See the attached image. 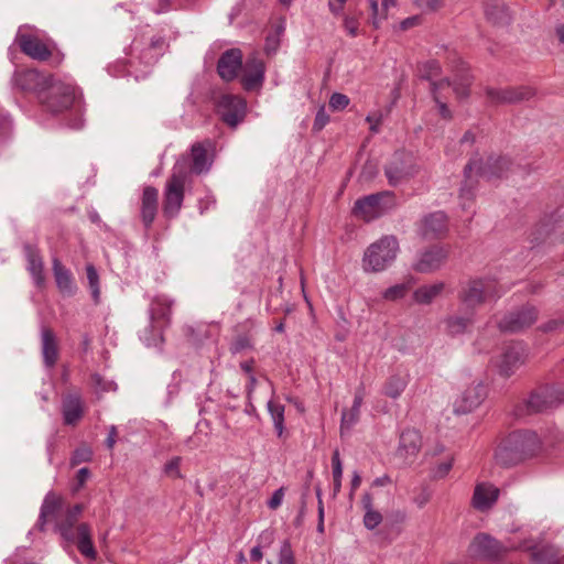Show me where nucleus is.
<instances>
[{
  "instance_id": "f257e3e1",
  "label": "nucleus",
  "mask_w": 564,
  "mask_h": 564,
  "mask_svg": "<svg viewBox=\"0 0 564 564\" xmlns=\"http://www.w3.org/2000/svg\"><path fill=\"white\" fill-rule=\"evenodd\" d=\"M83 511L84 506L79 503L64 509L62 499L50 491L41 506L36 527L43 531L47 520L54 521L56 531L64 540L75 543L85 557L95 560L97 552L91 541L90 527L87 523L75 525Z\"/></svg>"
},
{
  "instance_id": "f03ea898",
  "label": "nucleus",
  "mask_w": 564,
  "mask_h": 564,
  "mask_svg": "<svg viewBox=\"0 0 564 564\" xmlns=\"http://www.w3.org/2000/svg\"><path fill=\"white\" fill-rule=\"evenodd\" d=\"M12 86L24 93H33L52 113L69 109L77 99V89L72 83L54 80L36 69L15 70Z\"/></svg>"
},
{
  "instance_id": "7ed1b4c3",
  "label": "nucleus",
  "mask_w": 564,
  "mask_h": 564,
  "mask_svg": "<svg viewBox=\"0 0 564 564\" xmlns=\"http://www.w3.org/2000/svg\"><path fill=\"white\" fill-rule=\"evenodd\" d=\"M399 241L392 235H387L367 247L361 259L366 273H379L390 268L397 259Z\"/></svg>"
},
{
  "instance_id": "20e7f679",
  "label": "nucleus",
  "mask_w": 564,
  "mask_h": 564,
  "mask_svg": "<svg viewBox=\"0 0 564 564\" xmlns=\"http://www.w3.org/2000/svg\"><path fill=\"white\" fill-rule=\"evenodd\" d=\"M502 291L492 279H475L469 281L459 293L462 306L466 311H474L481 304L500 297Z\"/></svg>"
},
{
  "instance_id": "39448f33",
  "label": "nucleus",
  "mask_w": 564,
  "mask_h": 564,
  "mask_svg": "<svg viewBox=\"0 0 564 564\" xmlns=\"http://www.w3.org/2000/svg\"><path fill=\"white\" fill-rule=\"evenodd\" d=\"M187 177L186 162L177 161L164 191V214L167 217H175L178 214L184 199V186Z\"/></svg>"
},
{
  "instance_id": "423d86ee",
  "label": "nucleus",
  "mask_w": 564,
  "mask_h": 564,
  "mask_svg": "<svg viewBox=\"0 0 564 564\" xmlns=\"http://www.w3.org/2000/svg\"><path fill=\"white\" fill-rule=\"evenodd\" d=\"M564 401V388L560 386H545L534 390L527 400L523 406L525 413H540L556 408Z\"/></svg>"
},
{
  "instance_id": "0eeeda50",
  "label": "nucleus",
  "mask_w": 564,
  "mask_h": 564,
  "mask_svg": "<svg viewBox=\"0 0 564 564\" xmlns=\"http://www.w3.org/2000/svg\"><path fill=\"white\" fill-rule=\"evenodd\" d=\"M388 182L391 186L408 181L417 173L413 158L404 152H397L384 170Z\"/></svg>"
},
{
  "instance_id": "6e6552de",
  "label": "nucleus",
  "mask_w": 564,
  "mask_h": 564,
  "mask_svg": "<svg viewBox=\"0 0 564 564\" xmlns=\"http://www.w3.org/2000/svg\"><path fill=\"white\" fill-rule=\"evenodd\" d=\"M246 111V101L239 96L224 94L217 101L218 115L231 128H236L245 119Z\"/></svg>"
},
{
  "instance_id": "1a4fd4ad",
  "label": "nucleus",
  "mask_w": 564,
  "mask_h": 564,
  "mask_svg": "<svg viewBox=\"0 0 564 564\" xmlns=\"http://www.w3.org/2000/svg\"><path fill=\"white\" fill-rule=\"evenodd\" d=\"M509 549H517V546L513 544L502 545L489 534L479 533L473 539L468 552L475 558L496 560Z\"/></svg>"
},
{
  "instance_id": "9d476101",
  "label": "nucleus",
  "mask_w": 564,
  "mask_h": 564,
  "mask_svg": "<svg viewBox=\"0 0 564 564\" xmlns=\"http://www.w3.org/2000/svg\"><path fill=\"white\" fill-rule=\"evenodd\" d=\"M510 160L503 156H489L486 162L470 161L464 170L465 177L468 180L470 173L476 171L481 177L492 180L501 177L509 170Z\"/></svg>"
},
{
  "instance_id": "9b49d317",
  "label": "nucleus",
  "mask_w": 564,
  "mask_h": 564,
  "mask_svg": "<svg viewBox=\"0 0 564 564\" xmlns=\"http://www.w3.org/2000/svg\"><path fill=\"white\" fill-rule=\"evenodd\" d=\"M15 43L25 55L36 61H46L52 54L45 42L24 28L18 30Z\"/></svg>"
},
{
  "instance_id": "f8f14e48",
  "label": "nucleus",
  "mask_w": 564,
  "mask_h": 564,
  "mask_svg": "<svg viewBox=\"0 0 564 564\" xmlns=\"http://www.w3.org/2000/svg\"><path fill=\"white\" fill-rule=\"evenodd\" d=\"M506 441L516 449L522 459L534 456L541 449V440L533 431H516Z\"/></svg>"
},
{
  "instance_id": "ddd939ff",
  "label": "nucleus",
  "mask_w": 564,
  "mask_h": 564,
  "mask_svg": "<svg viewBox=\"0 0 564 564\" xmlns=\"http://www.w3.org/2000/svg\"><path fill=\"white\" fill-rule=\"evenodd\" d=\"M524 356V349L520 344L506 347L495 361L499 375L505 378L512 376L523 364Z\"/></svg>"
},
{
  "instance_id": "4468645a",
  "label": "nucleus",
  "mask_w": 564,
  "mask_h": 564,
  "mask_svg": "<svg viewBox=\"0 0 564 564\" xmlns=\"http://www.w3.org/2000/svg\"><path fill=\"white\" fill-rule=\"evenodd\" d=\"M487 395L486 387L481 382L473 383L466 388L454 402L456 414H466L481 404Z\"/></svg>"
},
{
  "instance_id": "2eb2a0df",
  "label": "nucleus",
  "mask_w": 564,
  "mask_h": 564,
  "mask_svg": "<svg viewBox=\"0 0 564 564\" xmlns=\"http://www.w3.org/2000/svg\"><path fill=\"white\" fill-rule=\"evenodd\" d=\"M447 258V251L441 246H433L416 257L413 270L419 273H432L438 270Z\"/></svg>"
},
{
  "instance_id": "dca6fc26",
  "label": "nucleus",
  "mask_w": 564,
  "mask_h": 564,
  "mask_svg": "<svg viewBox=\"0 0 564 564\" xmlns=\"http://www.w3.org/2000/svg\"><path fill=\"white\" fill-rule=\"evenodd\" d=\"M536 310L532 306H525L517 312L506 315L500 322L499 327L503 332H520L531 326L536 321Z\"/></svg>"
},
{
  "instance_id": "f3484780",
  "label": "nucleus",
  "mask_w": 564,
  "mask_h": 564,
  "mask_svg": "<svg viewBox=\"0 0 564 564\" xmlns=\"http://www.w3.org/2000/svg\"><path fill=\"white\" fill-rule=\"evenodd\" d=\"M487 97L492 104H513L530 99L534 91L530 87L488 88Z\"/></svg>"
},
{
  "instance_id": "a211bd4d",
  "label": "nucleus",
  "mask_w": 564,
  "mask_h": 564,
  "mask_svg": "<svg viewBox=\"0 0 564 564\" xmlns=\"http://www.w3.org/2000/svg\"><path fill=\"white\" fill-rule=\"evenodd\" d=\"M264 63L254 53L250 55L242 66V85L247 90L260 87L264 80Z\"/></svg>"
},
{
  "instance_id": "6ab92c4d",
  "label": "nucleus",
  "mask_w": 564,
  "mask_h": 564,
  "mask_svg": "<svg viewBox=\"0 0 564 564\" xmlns=\"http://www.w3.org/2000/svg\"><path fill=\"white\" fill-rule=\"evenodd\" d=\"M242 69V53L239 48L225 51L218 59L217 72L227 82L235 79Z\"/></svg>"
},
{
  "instance_id": "aec40b11",
  "label": "nucleus",
  "mask_w": 564,
  "mask_h": 564,
  "mask_svg": "<svg viewBox=\"0 0 564 564\" xmlns=\"http://www.w3.org/2000/svg\"><path fill=\"white\" fill-rule=\"evenodd\" d=\"M390 192L371 194L356 200L354 213L361 216L366 220L376 218L381 214V200L383 197L390 196Z\"/></svg>"
},
{
  "instance_id": "412c9836",
  "label": "nucleus",
  "mask_w": 564,
  "mask_h": 564,
  "mask_svg": "<svg viewBox=\"0 0 564 564\" xmlns=\"http://www.w3.org/2000/svg\"><path fill=\"white\" fill-rule=\"evenodd\" d=\"M422 447V437L419 431L406 429L400 435L398 456L406 460H412Z\"/></svg>"
},
{
  "instance_id": "4be33fe9",
  "label": "nucleus",
  "mask_w": 564,
  "mask_h": 564,
  "mask_svg": "<svg viewBox=\"0 0 564 564\" xmlns=\"http://www.w3.org/2000/svg\"><path fill=\"white\" fill-rule=\"evenodd\" d=\"M62 414L66 425H76L84 415V402L78 393H68L62 399Z\"/></svg>"
},
{
  "instance_id": "5701e85b",
  "label": "nucleus",
  "mask_w": 564,
  "mask_h": 564,
  "mask_svg": "<svg viewBox=\"0 0 564 564\" xmlns=\"http://www.w3.org/2000/svg\"><path fill=\"white\" fill-rule=\"evenodd\" d=\"M499 497V489L489 484L480 482L475 487L473 495V507L479 511L490 509Z\"/></svg>"
},
{
  "instance_id": "b1692460",
  "label": "nucleus",
  "mask_w": 564,
  "mask_h": 564,
  "mask_svg": "<svg viewBox=\"0 0 564 564\" xmlns=\"http://www.w3.org/2000/svg\"><path fill=\"white\" fill-rule=\"evenodd\" d=\"M486 19L494 25L505 26L511 21V14L503 0H487L485 4Z\"/></svg>"
},
{
  "instance_id": "393cba45",
  "label": "nucleus",
  "mask_w": 564,
  "mask_h": 564,
  "mask_svg": "<svg viewBox=\"0 0 564 564\" xmlns=\"http://www.w3.org/2000/svg\"><path fill=\"white\" fill-rule=\"evenodd\" d=\"M158 199L159 192L155 187H144L141 204V217L145 228H149L152 225L156 216Z\"/></svg>"
},
{
  "instance_id": "a878e982",
  "label": "nucleus",
  "mask_w": 564,
  "mask_h": 564,
  "mask_svg": "<svg viewBox=\"0 0 564 564\" xmlns=\"http://www.w3.org/2000/svg\"><path fill=\"white\" fill-rule=\"evenodd\" d=\"M447 229L446 215L443 212H435L424 217L422 221V234L425 238H434Z\"/></svg>"
},
{
  "instance_id": "bb28decb",
  "label": "nucleus",
  "mask_w": 564,
  "mask_h": 564,
  "mask_svg": "<svg viewBox=\"0 0 564 564\" xmlns=\"http://www.w3.org/2000/svg\"><path fill=\"white\" fill-rule=\"evenodd\" d=\"M364 401V389L359 388L355 392L352 405L349 410H344L341 414L340 433L341 435L348 433L351 427L358 422L360 415V408Z\"/></svg>"
},
{
  "instance_id": "cd10ccee",
  "label": "nucleus",
  "mask_w": 564,
  "mask_h": 564,
  "mask_svg": "<svg viewBox=\"0 0 564 564\" xmlns=\"http://www.w3.org/2000/svg\"><path fill=\"white\" fill-rule=\"evenodd\" d=\"M42 356L46 367L52 368L58 357L57 341L54 333L50 328H42Z\"/></svg>"
},
{
  "instance_id": "c85d7f7f",
  "label": "nucleus",
  "mask_w": 564,
  "mask_h": 564,
  "mask_svg": "<svg viewBox=\"0 0 564 564\" xmlns=\"http://www.w3.org/2000/svg\"><path fill=\"white\" fill-rule=\"evenodd\" d=\"M53 273L58 290L67 295L74 294L76 286L73 281L72 273L66 269L58 258H53Z\"/></svg>"
},
{
  "instance_id": "c756f323",
  "label": "nucleus",
  "mask_w": 564,
  "mask_h": 564,
  "mask_svg": "<svg viewBox=\"0 0 564 564\" xmlns=\"http://www.w3.org/2000/svg\"><path fill=\"white\" fill-rule=\"evenodd\" d=\"M520 549L532 550L531 556L534 564H557L558 551L552 545H544L541 547L532 546L524 542L519 545Z\"/></svg>"
},
{
  "instance_id": "7c9ffc66",
  "label": "nucleus",
  "mask_w": 564,
  "mask_h": 564,
  "mask_svg": "<svg viewBox=\"0 0 564 564\" xmlns=\"http://www.w3.org/2000/svg\"><path fill=\"white\" fill-rule=\"evenodd\" d=\"M172 305L173 301L166 295H156L152 300L149 308L151 322L154 324L167 319L171 314Z\"/></svg>"
},
{
  "instance_id": "2f4dec72",
  "label": "nucleus",
  "mask_w": 564,
  "mask_h": 564,
  "mask_svg": "<svg viewBox=\"0 0 564 564\" xmlns=\"http://www.w3.org/2000/svg\"><path fill=\"white\" fill-rule=\"evenodd\" d=\"M497 464L501 466H513L523 462L518 449L513 448L506 440L500 443L495 453Z\"/></svg>"
},
{
  "instance_id": "473e14b6",
  "label": "nucleus",
  "mask_w": 564,
  "mask_h": 564,
  "mask_svg": "<svg viewBox=\"0 0 564 564\" xmlns=\"http://www.w3.org/2000/svg\"><path fill=\"white\" fill-rule=\"evenodd\" d=\"M212 159L207 150L200 143L192 147V172L195 174L207 173L212 166Z\"/></svg>"
},
{
  "instance_id": "72a5a7b5",
  "label": "nucleus",
  "mask_w": 564,
  "mask_h": 564,
  "mask_svg": "<svg viewBox=\"0 0 564 564\" xmlns=\"http://www.w3.org/2000/svg\"><path fill=\"white\" fill-rule=\"evenodd\" d=\"M444 283L437 282L431 285H422L413 293V300L417 304H431L444 290Z\"/></svg>"
},
{
  "instance_id": "f704fd0d",
  "label": "nucleus",
  "mask_w": 564,
  "mask_h": 564,
  "mask_svg": "<svg viewBox=\"0 0 564 564\" xmlns=\"http://www.w3.org/2000/svg\"><path fill=\"white\" fill-rule=\"evenodd\" d=\"M28 270L36 285L44 283L42 258L30 247H26Z\"/></svg>"
},
{
  "instance_id": "c9c22d12",
  "label": "nucleus",
  "mask_w": 564,
  "mask_h": 564,
  "mask_svg": "<svg viewBox=\"0 0 564 564\" xmlns=\"http://www.w3.org/2000/svg\"><path fill=\"white\" fill-rule=\"evenodd\" d=\"M408 386L405 376L392 375L384 384V394L391 399H398Z\"/></svg>"
},
{
  "instance_id": "e433bc0d",
  "label": "nucleus",
  "mask_w": 564,
  "mask_h": 564,
  "mask_svg": "<svg viewBox=\"0 0 564 564\" xmlns=\"http://www.w3.org/2000/svg\"><path fill=\"white\" fill-rule=\"evenodd\" d=\"M268 411L273 422V426L278 436H282L284 431V405L274 400H269L267 403Z\"/></svg>"
},
{
  "instance_id": "4c0bfd02",
  "label": "nucleus",
  "mask_w": 564,
  "mask_h": 564,
  "mask_svg": "<svg viewBox=\"0 0 564 564\" xmlns=\"http://www.w3.org/2000/svg\"><path fill=\"white\" fill-rule=\"evenodd\" d=\"M445 82L448 86H453V89L457 97L465 98L468 96V88L471 83V77L467 72L463 70V73L459 76H457L453 80V83H451L448 79H446Z\"/></svg>"
},
{
  "instance_id": "58836bf2",
  "label": "nucleus",
  "mask_w": 564,
  "mask_h": 564,
  "mask_svg": "<svg viewBox=\"0 0 564 564\" xmlns=\"http://www.w3.org/2000/svg\"><path fill=\"white\" fill-rule=\"evenodd\" d=\"M471 323V313L465 316H454L446 321L447 329L452 335H458L466 330Z\"/></svg>"
},
{
  "instance_id": "ea45409f",
  "label": "nucleus",
  "mask_w": 564,
  "mask_h": 564,
  "mask_svg": "<svg viewBox=\"0 0 564 564\" xmlns=\"http://www.w3.org/2000/svg\"><path fill=\"white\" fill-rule=\"evenodd\" d=\"M332 467H333V480H334V496H336L341 488V477H343V464L339 455V451L335 449L332 456Z\"/></svg>"
},
{
  "instance_id": "a19ab883",
  "label": "nucleus",
  "mask_w": 564,
  "mask_h": 564,
  "mask_svg": "<svg viewBox=\"0 0 564 564\" xmlns=\"http://www.w3.org/2000/svg\"><path fill=\"white\" fill-rule=\"evenodd\" d=\"M87 280L91 291L93 299L96 303L99 302L100 289H99V275L93 264L86 267Z\"/></svg>"
},
{
  "instance_id": "79ce46f5",
  "label": "nucleus",
  "mask_w": 564,
  "mask_h": 564,
  "mask_svg": "<svg viewBox=\"0 0 564 564\" xmlns=\"http://www.w3.org/2000/svg\"><path fill=\"white\" fill-rule=\"evenodd\" d=\"M91 382L98 394L117 390V383L113 380H107L98 373L91 376Z\"/></svg>"
},
{
  "instance_id": "37998d69",
  "label": "nucleus",
  "mask_w": 564,
  "mask_h": 564,
  "mask_svg": "<svg viewBox=\"0 0 564 564\" xmlns=\"http://www.w3.org/2000/svg\"><path fill=\"white\" fill-rule=\"evenodd\" d=\"M408 291H409L408 284H404V283L395 284L393 286L388 288L382 293V297L386 301H397V300L404 297Z\"/></svg>"
},
{
  "instance_id": "c03bdc74",
  "label": "nucleus",
  "mask_w": 564,
  "mask_h": 564,
  "mask_svg": "<svg viewBox=\"0 0 564 564\" xmlns=\"http://www.w3.org/2000/svg\"><path fill=\"white\" fill-rule=\"evenodd\" d=\"M413 3L423 13H434L445 6L444 0H413Z\"/></svg>"
},
{
  "instance_id": "a18cd8bd",
  "label": "nucleus",
  "mask_w": 564,
  "mask_h": 564,
  "mask_svg": "<svg viewBox=\"0 0 564 564\" xmlns=\"http://www.w3.org/2000/svg\"><path fill=\"white\" fill-rule=\"evenodd\" d=\"M93 458V451L88 446L77 448L72 456L70 463L73 466L89 462Z\"/></svg>"
},
{
  "instance_id": "49530a36",
  "label": "nucleus",
  "mask_w": 564,
  "mask_h": 564,
  "mask_svg": "<svg viewBox=\"0 0 564 564\" xmlns=\"http://www.w3.org/2000/svg\"><path fill=\"white\" fill-rule=\"evenodd\" d=\"M279 564H295L294 554L289 540L282 542L279 553Z\"/></svg>"
},
{
  "instance_id": "de8ad7c7",
  "label": "nucleus",
  "mask_w": 564,
  "mask_h": 564,
  "mask_svg": "<svg viewBox=\"0 0 564 564\" xmlns=\"http://www.w3.org/2000/svg\"><path fill=\"white\" fill-rule=\"evenodd\" d=\"M349 98L340 93H334L329 98V107L334 111L344 110L349 105Z\"/></svg>"
},
{
  "instance_id": "09e8293b",
  "label": "nucleus",
  "mask_w": 564,
  "mask_h": 564,
  "mask_svg": "<svg viewBox=\"0 0 564 564\" xmlns=\"http://www.w3.org/2000/svg\"><path fill=\"white\" fill-rule=\"evenodd\" d=\"M362 521L368 530H375L382 522V516L377 510L366 511Z\"/></svg>"
},
{
  "instance_id": "8fccbe9b",
  "label": "nucleus",
  "mask_w": 564,
  "mask_h": 564,
  "mask_svg": "<svg viewBox=\"0 0 564 564\" xmlns=\"http://www.w3.org/2000/svg\"><path fill=\"white\" fill-rule=\"evenodd\" d=\"M371 9V23L375 28H379L381 20L387 18V11L379 8L378 0H368Z\"/></svg>"
},
{
  "instance_id": "3c124183",
  "label": "nucleus",
  "mask_w": 564,
  "mask_h": 564,
  "mask_svg": "<svg viewBox=\"0 0 564 564\" xmlns=\"http://www.w3.org/2000/svg\"><path fill=\"white\" fill-rule=\"evenodd\" d=\"M371 9V23L375 28H379L381 20L387 18V11L379 8L378 0H368Z\"/></svg>"
},
{
  "instance_id": "603ef678",
  "label": "nucleus",
  "mask_w": 564,
  "mask_h": 564,
  "mask_svg": "<svg viewBox=\"0 0 564 564\" xmlns=\"http://www.w3.org/2000/svg\"><path fill=\"white\" fill-rule=\"evenodd\" d=\"M453 467V459H447V460H444L440 464H437L433 469H432V476L433 478L435 479H442L444 478L448 473L449 470L452 469Z\"/></svg>"
},
{
  "instance_id": "864d4df0",
  "label": "nucleus",
  "mask_w": 564,
  "mask_h": 564,
  "mask_svg": "<svg viewBox=\"0 0 564 564\" xmlns=\"http://www.w3.org/2000/svg\"><path fill=\"white\" fill-rule=\"evenodd\" d=\"M383 120V112L381 110H376L366 117V121L370 123V130L373 133H378L380 130V124Z\"/></svg>"
},
{
  "instance_id": "5fc2aeb1",
  "label": "nucleus",
  "mask_w": 564,
  "mask_h": 564,
  "mask_svg": "<svg viewBox=\"0 0 564 564\" xmlns=\"http://www.w3.org/2000/svg\"><path fill=\"white\" fill-rule=\"evenodd\" d=\"M441 72V65L437 61H429L424 64V74L423 76L432 80V78L436 77Z\"/></svg>"
},
{
  "instance_id": "6e6d98bb",
  "label": "nucleus",
  "mask_w": 564,
  "mask_h": 564,
  "mask_svg": "<svg viewBox=\"0 0 564 564\" xmlns=\"http://www.w3.org/2000/svg\"><path fill=\"white\" fill-rule=\"evenodd\" d=\"M359 22L355 17L345 15L344 17V29L350 36H357L358 34Z\"/></svg>"
},
{
  "instance_id": "4d7b16f0",
  "label": "nucleus",
  "mask_w": 564,
  "mask_h": 564,
  "mask_svg": "<svg viewBox=\"0 0 564 564\" xmlns=\"http://www.w3.org/2000/svg\"><path fill=\"white\" fill-rule=\"evenodd\" d=\"M283 31L282 26L278 28L276 34L269 35L265 40V51L267 53H274L279 46V35Z\"/></svg>"
},
{
  "instance_id": "13d9d810",
  "label": "nucleus",
  "mask_w": 564,
  "mask_h": 564,
  "mask_svg": "<svg viewBox=\"0 0 564 564\" xmlns=\"http://www.w3.org/2000/svg\"><path fill=\"white\" fill-rule=\"evenodd\" d=\"M432 498V491L427 487H422L414 498V502L419 508H423Z\"/></svg>"
},
{
  "instance_id": "bf43d9fd",
  "label": "nucleus",
  "mask_w": 564,
  "mask_h": 564,
  "mask_svg": "<svg viewBox=\"0 0 564 564\" xmlns=\"http://www.w3.org/2000/svg\"><path fill=\"white\" fill-rule=\"evenodd\" d=\"M328 121H329V117L325 112L324 107H322L316 113L313 129L316 131H319L328 123Z\"/></svg>"
},
{
  "instance_id": "052dcab7",
  "label": "nucleus",
  "mask_w": 564,
  "mask_h": 564,
  "mask_svg": "<svg viewBox=\"0 0 564 564\" xmlns=\"http://www.w3.org/2000/svg\"><path fill=\"white\" fill-rule=\"evenodd\" d=\"M283 497H284V491H283V488H279L276 489L272 497L269 499L268 501V507L272 510H275L278 507L281 506L282 503V500H283Z\"/></svg>"
},
{
  "instance_id": "680f3d73",
  "label": "nucleus",
  "mask_w": 564,
  "mask_h": 564,
  "mask_svg": "<svg viewBox=\"0 0 564 564\" xmlns=\"http://www.w3.org/2000/svg\"><path fill=\"white\" fill-rule=\"evenodd\" d=\"M432 87H433V94H434V99L438 106V111H440V115L445 118V119H449L451 118V111L449 109L447 108L446 104L438 100L437 96H436V89H437V85L436 83H432Z\"/></svg>"
},
{
  "instance_id": "e2e57ef3",
  "label": "nucleus",
  "mask_w": 564,
  "mask_h": 564,
  "mask_svg": "<svg viewBox=\"0 0 564 564\" xmlns=\"http://www.w3.org/2000/svg\"><path fill=\"white\" fill-rule=\"evenodd\" d=\"M117 435H118V431H117V426L116 425H111L109 426L108 429V436L105 441L106 443V447L108 449H112L116 445V442H117Z\"/></svg>"
},
{
  "instance_id": "0e129e2a",
  "label": "nucleus",
  "mask_w": 564,
  "mask_h": 564,
  "mask_svg": "<svg viewBox=\"0 0 564 564\" xmlns=\"http://www.w3.org/2000/svg\"><path fill=\"white\" fill-rule=\"evenodd\" d=\"M420 23H421V17L420 15H413V17L404 19L400 23V26H401L402 30H408V29H410L412 26H415V25H417Z\"/></svg>"
},
{
  "instance_id": "69168bd1",
  "label": "nucleus",
  "mask_w": 564,
  "mask_h": 564,
  "mask_svg": "<svg viewBox=\"0 0 564 564\" xmlns=\"http://www.w3.org/2000/svg\"><path fill=\"white\" fill-rule=\"evenodd\" d=\"M347 0H329L328 7L332 13L339 14L343 11L344 4Z\"/></svg>"
},
{
  "instance_id": "338daca9",
  "label": "nucleus",
  "mask_w": 564,
  "mask_h": 564,
  "mask_svg": "<svg viewBox=\"0 0 564 564\" xmlns=\"http://www.w3.org/2000/svg\"><path fill=\"white\" fill-rule=\"evenodd\" d=\"M11 128L10 119L7 116L0 115V140Z\"/></svg>"
},
{
  "instance_id": "774afa93",
  "label": "nucleus",
  "mask_w": 564,
  "mask_h": 564,
  "mask_svg": "<svg viewBox=\"0 0 564 564\" xmlns=\"http://www.w3.org/2000/svg\"><path fill=\"white\" fill-rule=\"evenodd\" d=\"M214 204H215V198L210 195H207L205 198H202L199 200L200 213L203 214L205 210H207Z\"/></svg>"
}]
</instances>
